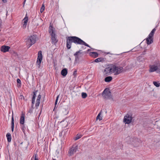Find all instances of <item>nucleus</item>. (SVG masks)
I'll return each mask as SVG.
<instances>
[{
    "label": "nucleus",
    "instance_id": "obj_1",
    "mask_svg": "<svg viewBox=\"0 0 160 160\" xmlns=\"http://www.w3.org/2000/svg\"><path fill=\"white\" fill-rule=\"evenodd\" d=\"M72 42L76 44L84 45L90 48L89 45L80 38L76 36H70L66 38V46L68 49H70L71 48Z\"/></svg>",
    "mask_w": 160,
    "mask_h": 160
},
{
    "label": "nucleus",
    "instance_id": "obj_2",
    "mask_svg": "<svg viewBox=\"0 0 160 160\" xmlns=\"http://www.w3.org/2000/svg\"><path fill=\"white\" fill-rule=\"evenodd\" d=\"M112 73L115 75L119 74L123 71V68L120 66H117L115 65H111Z\"/></svg>",
    "mask_w": 160,
    "mask_h": 160
},
{
    "label": "nucleus",
    "instance_id": "obj_3",
    "mask_svg": "<svg viewBox=\"0 0 160 160\" xmlns=\"http://www.w3.org/2000/svg\"><path fill=\"white\" fill-rule=\"evenodd\" d=\"M36 41V37L34 35L31 36L26 41L27 44L28 46V48L34 44Z\"/></svg>",
    "mask_w": 160,
    "mask_h": 160
},
{
    "label": "nucleus",
    "instance_id": "obj_4",
    "mask_svg": "<svg viewBox=\"0 0 160 160\" xmlns=\"http://www.w3.org/2000/svg\"><path fill=\"white\" fill-rule=\"evenodd\" d=\"M102 96L105 99H110L112 98L111 93L109 90L106 88L102 92Z\"/></svg>",
    "mask_w": 160,
    "mask_h": 160
},
{
    "label": "nucleus",
    "instance_id": "obj_5",
    "mask_svg": "<svg viewBox=\"0 0 160 160\" xmlns=\"http://www.w3.org/2000/svg\"><path fill=\"white\" fill-rule=\"evenodd\" d=\"M78 149V145L76 144L73 145L70 149L69 151V153L70 156L72 155L76 152Z\"/></svg>",
    "mask_w": 160,
    "mask_h": 160
},
{
    "label": "nucleus",
    "instance_id": "obj_6",
    "mask_svg": "<svg viewBox=\"0 0 160 160\" xmlns=\"http://www.w3.org/2000/svg\"><path fill=\"white\" fill-rule=\"evenodd\" d=\"M42 52L41 51H38V58L37 59V63L38 65V67L39 68L40 66V64L42 60Z\"/></svg>",
    "mask_w": 160,
    "mask_h": 160
},
{
    "label": "nucleus",
    "instance_id": "obj_7",
    "mask_svg": "<svg viewBox=\"0 0 160 160\" xmlns=\"http://www.w3.org/2000/svg\"><path fill=\"white\" fill-rule=\"evenodd\" d=\"M111 68V65L109 67L106 68L104 70L103 72V74L105 76L110 75L112 73V72Z\"/></svg>",
    "mask_w": 160,
    "mask_h": 160
},
{
    "label": "nucleus",
    "instance_id": "obj_8",
    "mask_svg": "<svg viewBox=\"0 0 160 160\" xmlns=\"http://www.w3.org/2000/svg\"><path fill=\"white\" fill-rule=\"evenodd\" d=\"M132 119V116L127 114L124 116L123 121L125 123L129 124L131 122Z\"/></svg>",
    "mask_w": 160,
    "mask_h": 160
},
{
    "label": "nucleus",
    "instance_id": "obj_9",
    "mask_svg": "<svg viewBox=\"0 0 160 160\" xmlns=\"http://www.w3.org/2000/svg\"><path fill=\"white\" fill-rule=\"evenodd\" d=\"M81 50H79V51L76 52L74 54V55L75 57V61H76L79 60V57H81L80 55L82 53V52H81Z\"/></svg>",
    "mask_w": 160,
    "mask_h": 160
},
{
    "label": "nucleus",
    "instance_id": "obj_10",
    "mask_svg": "<svg viewBox=\"0 0 160 160\" xmlns=\"http://www.w3.org/2000/svg\"><path fill=\"white\" fill-rule=\"evenodd\" d=\"M10 48V47L9 46L6 45H3L1 47L0 50L2 52H6L8 51Z\"/></svg>",
    "mask_w": 160,
    "mask_h": 160
},
{
    "label": "nucleus",
    "instance_id": "obj_11",
    "mask_svg": "<svg viewBox=\"0 0 160 160\" xmlns=\"http://www.w3.org/2000/svg\"><path fill=\"white\" fill-rule=\"evenodd\" d=\"M41 97V95L39 94L38 97V98L36 100V103L35 104V107L36 108H38V107L39 106L40 103V100Z\"/></svg>",
    "mask_w": 160,
    "mask_h": 160
},
{
    "label": "nucleus",
    "instance_id": "obj_12",
    "mask_svg": "<svg viewBox=\"0 0 160 160\" xmlns=\"http://www.w3.org/2000/svg\"><path fill=\"white\" fill-rule=\"evenodd\" d=\"M51 36V39L52 42L55 43H56L58 42V40L56 39L55 33L50 34Z\"/></svg>",
    "mask_w": 160,
    "mask_h": 160
},
{
    "label": "nucleus",
    "instance_id": "obj_13",
    "mask_svg": "<svg viewBox=\"0 0 160 160\" xmlns=\"http://www.w3.org/2000/svg\"><path fill=\"white\" fill-rule=\"evenodd\" d=\"M25 115L22 113L21 114V116L20 119V123L22 124H23L24 123Z\"/></svg>",
    "mask_w": 160,
    "mask_h": 160
},
{
    "label": "nucleus",
    "instance_id": "obj_14",
    "mask_svg": "<svg viewBox=\"0 0 160 160\" xmlns=\"http://www.w3.org/2000/svg\"><path fill=\"white\" fill-rule=\"evenodd\" d=\"M28 20V17L26 16L23 19V21H24V24H23L22 27L23 28H26Z\"/></svg>",
    "mask_w": 160,
    "mask_h": 160
},
{
    "label": "nucleus",
    "instance_id": "obj_15",
    "mask_svg": "<svg viewBox=\"0 0 160 160\" xmlns=\"http://www.w3.org/2000/svg\"><path fill=\"white\" fill-rule=\"evenodd\" d=\"M157 69L158 67L157 66L153 65L150 67L149 71L150 72H152L157 70Z\"/></svg>",
    "mask_w": 160,
    "mask_h": 160
},
{
    "label": "nucleus",
    "instance_id": "obj_16",
    "mask_svg": "<svg viewBox=\"0 0 160 160\" xmlns=\"http://www.w3.org/2000/svg\"><path fill=\"white\" fill-rule=\"evenodd\" d=\"M90 56L94 58H96L98 56V53L96 52H91L89 53Z\"/></svg>",
    "mask_w": 160,
    "mask_h": 160
},
{
    "label": "nucleus",
    "instance_id": "obj_17",
    "mask_svg": "<svg viewBox=\"0 0 160 160\" xmlns=\"http://www.w3.org/2000/svg\"><path fill=\"white\" fill-rule=\"evenodd\" d=\"M153 38H149V37L146 39L147 43L148 45L151 44L153 42Z\"/></svg>",
    "mask_w": 160,
    "mask_h": 160
},
{
    "label": "nucleus",
    "instance_id": "obj_18",
    "mask_svg": "<svg viewBox=\"0 0 160 160\" xmlns=\"http://www.w3.org/2000/svg\"><path fill=\"white\" fill-rule=\"evenodd\" d=\"M105 59L102 58H99L96 59L94 60V62H102L104 61L105 60Z\"/></svg>",
    "mask_w": 160,
    "mask_h": 160
},
{
    "label": "nucleus",
    "instance_id": "obj_19",
    "mask_svg": "<svg viewBox=\"0 0 160 160\" xmlns=\"http://www.w3.org/2000/svg\"><path fill=\"white\" fill-rule=\"evenodd\" d=\"M67 70L66 68L63 69L61 72V74L63 76H65L67 74Z\"/></svg>",
    "mask_w": 160,
    "mask_h": 160
},
{
    "label": "nucleus",
    "instance_id": "obj_20",
    "mask_svg": "<svg viewBox=\"0 0 160 160\" xmlns=\"http://www.w3.org/2000/svg\"><path fill=\"white\" fill-rule=\"evenodd\" d=\"M14 119L13 118V114H12V122H11V128H12V132L13 131L14 128Z\"/></svg>",
    "mask_w": 160,
    "mask_h": 160
},
{
    "label": "nucleus",
    "instance_id": "obj_21",
    "mask_svg": "<svg viewBox=\"0 0 160 160\" xmlns=\"http://www.w3.org/2000/svg\"><path fill=\"white\" fill-rule=\"evenodd\" d=\"M156 29L155 28H154L152 29V31L149 34L148 36L149 37V38H153V36L154 35V34L155 33V32L156 31Z\"/></svg>",
    "mask_w": 160,
    "mask_h": 160
},
{
    "label": "nucleus",
    "instance_id": "obj_22",
    "mask_svg": "<svg viewBox=\"0 0 160 160\" xmlns=\"http://www.w3.org/2000/svg\"><path fill=\"white\" fill-rule=\"evenodd\" d=\"M112 79V78L111 76H108L105 78L104 81L107 82H110Z\"/></svg>",
    "mask_w": 160,
    "mask_h": 160
},
{
    "label": "nucleus",
    "instance_id": "obj_23",
    "mask_svg": "<svg viewBox=\"0 0 160 160\" xmlns=\"http://www.w3.org/2000/svg\"><path fill=\"white\" fill-rule=\"evenodd\" d=\"M6 137L7 138L8 141L10 142L11 141V135L10 133H8L6 134Z\"/></svg>",
    "mask_w": 160,
    "mask_h": 160
},
{
    "label": "nucleus",
    "instance_id": "obj_24",
    "mask_svg": "<svg viewBox=\"0 0 160 160\" xmlns=\"http://www.w3.org/2000/svg\"><path fill=\"white\" fill-rule=\"evenodd\" d=\"M49 32L51 34L54 33V31L53 29V27L51 26H50L49 27Z\"/></svg>",
    "mask_w": 160,
    "mask_h": 160
},
{
    "label": "nucleus",
    "instance_id": "obj_25",
    "mask_svg": "<svg viewBox=\"0 0 160 160\" xmlns=\"http://www.w3.org/2000/svg\"><path fill=\"white\" fill-rule=\"evenodd\" d=\"M102 111H101L98 114L97 116L96 117V120L98 119H99L100 121L102 120V117H101L100 115L102 114Z\"/></svg>",
    "mask_w": 160,
    "mask_h": 160
},
{
    "label": "nucleus",
    "instance_id": "obj_26",
    "mask_svg": "<svg viewBox=\"0 0 160 160\" xmlns=\"http://www.w3.org/2000/svg\"><path fill=\"white\" fill-rule=\"evenodd\" d=\"M82 137V135L81 134H77L76 136L74 138L75 140L76 141L80 138Z\"/></svg>",
    "mask_w": 160,
    "mask_h": 160
},
{
    "label": "nucleus",
    "instance_id": "obj_27",
    "mask_svg": "<svg viewBox=\"0 0 160 160\" xmlns=\"http://www.w3.org/2000/svg\"><path fill=\"white\" fill-rule=\"evenodd\" d=\"M17 83H18L19 84H18L17 86L18 87H20L21 86V81L20 79H18L17 80Z\"/></svg>",
    "mask_w": 160,
    "mask_h": 160
},
{
    "label": "nucleus",
    "instance_id": "obj_28",
    "mask_svg": "<svg viewBox=\"0 0 160 160\" xmlns=\"http://www.w3.org/2000/svg\"><path fill=\"white\" fill-rule=\"evenodd\" d=\"M59 95H58V96H57V98H56V101H55V106H54V108L53 110V111L54 110L55 108H56V105L57 104V102H58V98H59Z\"/></svg>",
    "mask_w": 160,
    "mask_h": 160
},
{
    "label": "nucleus",
    "instance_id": "obj_29",
    "mask_svg": "<svg viewBox=\"0 0 160 160\" xmlns=\"http://www.w3.org/2000/svg\"><path fill=\"white\" fill-rule=\"evenodd\" d=\"M62 111L63 114L64 115H66L68 113V111L65 108H63L62 110Z\"/></svg>",
    "mask_w": 160,
    "mask_h": 160
},
{
    "label": "nucleus",
    "instance_id": "obj_30",
    "mask_svg": "<svg viewBox=\"0 0 160 160\" xmlns=\"http://www.w3.org/2000/svg\"><path fill=\"white\" fill-rule=\"evenodd\" d=\"M153 84L156 87H159L160 86V83H158V82L155 81L153 82Z\"/></svg>",
    "mask_w": 160,
    "mask_h": 160
},
{
    "label": "nucleus",
    "instance_id": "obj_31",
    "mask_svg": "<svg viewBox=\"0 0 160 160\" xmlns=\"http://www.w3.org/2000/svg\"><path fill=\"white\" fill-rule=\"evenodd\" d=\"M87 96V95L86 93L85 92H82V97L83 98H86Z\"/></svg>",
    "mask_w": 160,
    "mask_h": 160
},
{
    "label": "nucleus",
    "instance_id": "obj_32",
    "mask_svg": "<svg viewBox=\"0 0 160 160\" xmlns=\"http://www.w3.org/2000/svg\"><path fill=\"white\" fill-rule=\"evenodd\" d=\"M45 9V6L44 4H43L42 5V7L40 9V12L42 13L43 12V11Z\"/></svg>",
    "mask_w": 160,
    "mask_h": 160
},
{
    "label": "nucleus",
    "instance_id": "obj_33",
    "mask_svg": "<svg viewBox=\"0 0 160 160\" xmlns=\"http://www.w3.org/2000/svg\"><path fill=\"white\" fill-rule=\"evenodd\" d=\"M37 92H38V90H37L35 92H33V97L32 98L35 99V98L36 97V93Z\"/></svg>",
    "mask_w": 160,
    "mask_h": 160
},
{
    "label": "nucleus",
    "instance_id": "obj_34",
    "mask_svg": "<svg viewBox=\"0 0 160 160\" xmlns=\"http://www.w3.org/2000/svg\"><path fill=\"white\" fill-rule=\"evenodd\" d=\"M35 99H33V98H32V107H33V104L35 102Z\"/></svg>",
    "mask_w": 160,
    "mask_h": 160
},
{
    "label": "nucleus",
    "instance_id": "obj_35",
    "mask_svg": "<svg viewBox=\"0 0 160 160\" xmlns=\"http://www.w3.org/2000/svg\"><path fill=\"white\" fill-rule=\"evenodd\" d=\"M33 109V107H32V108H31L29 110L28 112L31 113L32 112Z\"/></svg>",
    "mask_w": 160,
    "mask_h": 160
},
{
    "label": "nucleus",
    "instance_id": "obj_36",
    "mask_svg": "<svg viewBox=\"0 0 160 160\" xmlns=\"http://www.w3.org/2000/svg\"><path fill=\"white\" fill-rule=\"evenodd\" d=\"M35 159H37V160L38 159V155L37 154H36L35 155L34 160H35Z\"/></svg>",
    "mask_w": 160,
    "mask_h": 160
},
{
    "label": "nucleus",
    "instance_id": "obj_37",
    "mask_svg": "<svg viewBox=\"0 0 160 160\" xmlns=\"http://www.w3.org/2000/svg\"><path fill=\"white\" fill-rule=\"evenodd\" d=\"M157 71L159 73H160V66L158 67Z\"/></svg>",
    "mask_w": 160,
    "mask_h": 160
},
{
    "label": "nucleus",
    "instance_id": "obj_38",
    "mask_svg": "<svg viewBox=\"0 0 160 160\" xmlns=\"http://www.w3.org/2000/svg\"><path fill=\"white\" fill-rule=\"evenodd\" d=\"M77 70H75L74 72L73 73V75H74L75 76L77 74Z\"/></svg>",
    "mask_w": 160,
    "mask_h": 160
},
{
    "label": "nucleus",
    "instance_id": "obj_39",
    "mask_svg": "<svg viewBox=\"0 0 160 160\" xmlns=\"http://www.w3.org/2000/svg\"><path fill=\"white\" fill-rule=\"evenodd\" d=\"M3 2L4 3L6 2H7V0H2Z\"/></svg>",
    "mask_w": 160,
    "mask_h": 160
},
{
    "label": "nucleus",
    "instance_id": "obj_40",
    "mask_svg": "<svg viewBox=\"0 0 160 160\" xmlns=\"http://www.w3.org/2000/svg\"><path fill=\"white\" fill-rule=\"evenodd\" d=\"M91 51V49H89L88 50V51Z\"/></svg>",
    "mask_w": 160,
    "mask_h": 160
},
{
    "label": "nucleus",
    "instance_id": "obj_41",
    "mask_svg": "<svg viewBox=\"0 0 160 160\" xmlns=\"http://www.w3.org/2000/svg\"><path fill=\"white\" fill-rule=\"evenodd\" d=\"M20 97H21V98H22V97H23V96H22V95H21V96H20Z\"/></svg>",
    "mask_w": 160,
    "mask_h": 160
},
{
    "label": "nucleus",
    "instance_id": "obj_42",
    "mask_svg": "<svg viewBox=\"0 0 160 160\" xmlns=\"http://www.w3.org/2000/svg\"><path fill=\"white\" fill-rule=\"evenodd\" d=\"M25 3V2H23L24 5V4Z\"/></svg>",
    "mask_w": 160,
    "mask_h": 160
},
{
    "label": "nucleus",
    "instance_id": "obj_43",
    "mask_svg": "<svg viewBox=\"0 0 160 160\" xmlns=\"http://www.w3.org/2000/svg\"><path fill=\"white\" fill-rule=\"evenodd\" d=\"M26 1V0H24V2H25Z\"/></svg>",
    "mask_w": 160,
    "mask_h": 160
},
{
    "label": "nucleus",
    "instance_id": "obj_44",
    "mask_svg": "<svg viewBox=\"0 0 160 160\" xmlns=\"http://www.w3.org/2000/svg\"><path fill=\"white\" fill-rule=\"evenodd\" d=\"M38 160H38L35 159V160Z\"/></svg>",
    "mask_w": 160,
    "mask_h": 160
}]
</instances>
